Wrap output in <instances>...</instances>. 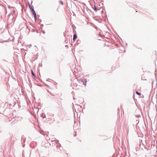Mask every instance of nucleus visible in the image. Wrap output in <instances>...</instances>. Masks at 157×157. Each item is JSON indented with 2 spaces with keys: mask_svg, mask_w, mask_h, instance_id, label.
I'll return each instance as SVG.
<instances>
[{
  "mask_svg": "<svg viewBox=\"0 0 157 157\" xmlns=\"http://www.w3.org/2000/svg\"><path fill=\"white\" fill-rule=\"evenodd\" d=\"M31 12L32 13L33 15L34 16L35 19L36 20V13L35 10H33Z\"/></svg>",
  "mask_w": 157,
  "mask_h": 157,
  "instance_id": "f257e3e1",
  "label": "nucleus"
},
{
  "mask_svg": "<svg viewBox=\"0 0 157 157\" xmlns=\"http://www.w3.org/2000/svg\"><path fill=\"white\" fill-rule=\"evenodd\" d=\"M28 6H29V8L31 10V11H32L34 9H33V7H32V6H31L30 4L29 3H28Z\"/></svg>",
  "mask_w": 157,
  "mask_h": 157,
  "instance_id": "f03ea898",
  "label": "nucleus"
},
{
  "mask_svg": "<svg viewBox=\"0 0 157 157\" xmlns=\"http://www.w3.org/2000/svg\"><path fill=\"white\" fill-rule=\"evenodd\" d=\"M76 38H77V35L76 34H75L73 36V40L74 41H75V40H76Z\"/></svg>",
  "mask_w": 157,
  "mask_h": 157,
  "instance_id": "7ed1b4c3",
  "label": "nucleus"
},
{
  "mask_svg": "<svg viewBox=\"0 0 157 157\" xmlns=\"http://www.w3.org/2000/svg\"><path fill=\"white\" fill-rule=\"evenodd\" d=\"M31 73H32V75L33 76H34V77H35V75H34V73H33V71H32V70H31Z\"/></svg>",
  "mask_w": 157,
  "mask_h": 157,
  "instance_id": "20e7f679",
  "label": "nucleus"
},
{
  "mask_svg": "<svg viewBox=\"0 0 157 157\" xmlns=\"http://www.w3.org/2000/svg\"><path fill=\"white\" fill-rule=\"evenodd\" d=\"M136 94L138 95H141V94L140 93L136 91Z\"/></svg>",
  "mask_w": 157,
  "mask_h": 157,
  "instance_id": "39448f33",
  "label": "nucleus"
},
{
  "mask_svg": "<svg viewBox=\"0 0 157 157\" xmlns=\"http://www.w3.org/2000/svg\"><path fill=\"white\" fill-rule=\"evenodd\" d=\"M86 82H87L86 80V81H85V82H83V84H84L85 86H86Z\"/></svg>",
  "mask_w": 157,
  "mask_h": 157,
  "instance_id": "423d86ee",
  "label": "nucleus"
},
{
  "mask_svg": "<svg viewBox=\"0 0 157 157\" xmlns=\"http://www.w3.org/2000/svg\"><path fill=\"white\" fill-rule=\"evenodd\" d=\"M60 3L62 5H63V2L62 1H60Z\"/></svg>",
  "mask_w": 157,
  "mask_h": 157,
  "instance_id": "0eeeda50",
  "label": "nucleus"
},
{
  "mask_svg": "<svg viewBox=\"0 0 157 157\" xmlns=\"http://www.w3.org/2000/svg\"><path fill=\"white\" fill-rule=\"evenodd\" d=\"M94 10L96 11H97V9L95 6L94 7Z\"/></svg>",
  "mask_w": 157,
  "mask_h": 157,
  "instance_id": "6e6552de",
  "label": "nucleus"
}]
</instances>
